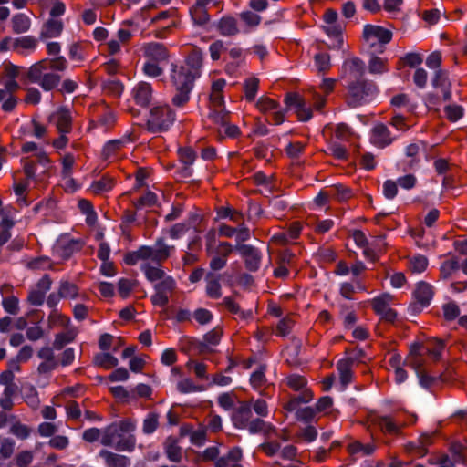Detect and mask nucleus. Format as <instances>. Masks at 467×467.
I'll return each mask as SVG.
<instances>
[{
    "label": "nucleus",
    "instance_id": "obj_39",
    "mask_svg": "<svg viewBox=\"0 0 467 467\" xmlns=\"http://www.w3.org/2000/svg\"><path fill=\"white\" fill-rule=\"evenodd\" d=\"M365 286L361 284L359 280H355L354 283H343L340 286V294L345 297L349 299L351 295L358 291H364Z\"/></svg>",
    "mask_w": 467,
    "mask_h": 467
},
{
    "label": "nucleus",
    "instance_id": "obj_16",
    "mask_svg": "<svg viewBox=\"0 0 467 467\" xmlns=\"http://www.w3.org/2000/svg\"><path fill=\"white\" fill-rule=\"evenodd\" d=\"M51 121L55 123L61 133H67L71 126V114L68 109L60 108L51 116Z\"/></svg>",
    "mask_w": 467,
    "mask_h": 467
},
{
    "label": "nucleus",
    "instance_id": "obj_25",
    "mask_svg": "<svg viewBox=\"0 0 467 467\" xmlns=\"http://www.w3.org/2000/svg\"><path fill=\"white\" fill-rule=\"evenodd\" d=\"M124 147L122 140H111L108 142L102 150V158L105 161H113L119 158V152Z\"/></svg>",
    "mask_w": 467,
    "mask_h": 467
},
{
    "label": "nucleus",
    "instance_id": "obj_10",
    "mask_svg": "<svg viewBox=\"0 0 467 467\" xmlns=\"http://www.w3.org/2000/svg\"><path fill=\"white\" fill-rule=\"evenodd\" d=\"M256 108L263 113H272L273 123L281 124L285 119V114L278 104L272 99L261 97L256 102Z\"/></svg>",
    "mask_w": 467,
    "mask_h": 467
},
{
    "label": "nucleus",
    "instance_id": "obj_50",
    "mask_svg": "<svg viewBox=\"0 0 467 467\" xmlns=\"http://www.w3.org/2000/svg\"><path fill=\"white\" fill-rule=\"evenodd\" d=\"M24 399L26 402L33 409H36L39 406L40 400L37 395V391L32 386L25 388Z\"/></svg>",
    "mask_w": 467,
    "mask_h": 467
},
{
    "label": "nucleus",
    "instance_id": "obj_21",
    "mask_svg": "<svg viewBox=\"0 0 467 467\" xmlns=\"http://www.w3.org/2000/svg\"><path fill=\"white\" fill-rule=\"evenodd\" d=\"M59 295L60 297L65 299H86L87 296L84 293H80L78 287L68 281H61L59 285Z\"/></svg>",
    "mask_w": 467,
    "mask_h": 467
},
{
    "label": "nucleus",
    "instance_id": "obj_46",
    "mask_svg": "<svg viewBox=\"0 0 467 467\" xmlns=\"http://www.w3.org/2000/svg\"><path fill=\"white\" fill-rule=\"evenodd\" d=\"M259 87V80L256 78H250L244 83V93L247 100H254Z\"/></svg>",
    "mask_w": 467,
    "mask_h": 467
},
{
    "label": "nucleus",
    "instance_id": "obj_48",
    "mask_svg": "<svg viewBox=\"0 0 467 467\" xmlns=\"http://www.w3.org/2000/svg\"><path fill=\"white\" fill-rule=\"evenodd\" d=\"M378 425L383 431L389 433L398 432L400 424L395 422L390 417H381L378 420Z\"/></svg>",
    "mask_w": 467,
    "mask_h": 467
},
{
    "label": "nucleus",
    "instance_id": "obj_49",
    "mask_svg": "<svg viewBox=\"0 0 467 467\" xmlns=\"http://www.w3.org/2000/svg\"><path fill=\"white\" fill-rule=\"evenodd\" d=\"M302 405L303 404H300L297 409L289 411L295 412L298 420L310 421L315 417L317 412L316 408L314 409L312 407H302Z\"/></svg>",
    "mask_w": 467,
    "mask_h": 467
},
{
    "label": "nucleus",
    "instance_id": "obj_29",
    "mask_svg": "<svg viewBox=\"0 0 467 467\" xmlns=\"http://www.w3.org/2000/svg\"><path fill=\"white\" fill-rule=\"evenodd\" d=\"M12 26L16 34L26 33L31 26V20L24 14H17L12 18Z\"/></svg>",
    "mask_w": 467,
    "mask_h": 467
},
{
    "label": "nucleus",
    "instance_id": "obj_63",
    "mask_svg": "<svg viewBox=\"0 0 467 467\" xmlns=\"http://www.w3.org/2000/svg\"><path fill=\"white\" fill-rule=\"evenodd\" d=\"M221 330L213 329L208 332L203 337V344L205 348L216 346L221 339Z\"/></svg>",
    "mask_w": 467,
    "mask_h": 467
},
{
    "label": "nucleus",
    "instance_id": "obj_24",
    "mask_svg": "<svg viewBox=\"0 0 467 467\" xmlns=\"http://www.w3.org/2000/svg\"><path fill=\"white\" fill-rule=\"evenodd\" d=\"M114 185L115 182L113 178L109 176H103L91 183L89 191L94 194H103L111 191Z\"/></svg>",
    "mask_w": 467,
    "mask_h": 467
},
{
    "label": "nucleus",
    "instance_id": "obj_42",
    "mask_svg": "<svg viewBox=\"0 0 467 467\" xmlns=\"http://www.w3.org/2000/svg\"><path fill=\"white\" fill-rule=\"evenodd\" d=\"M444 113L450 121L454 122L459 120L463 116L464 110L463 108L460 105L450 104L444 108Z\"/></svg>",
    "mask_w": 467,
    "mask_h": 467
},
{
    "label": "nucleus",
    "instance_id": "obj_54",
    "mask_svg": "<svg viewBox=\"0 0 467 467\" xmlns=\"http://www.w3.org/2000/svg\"><path fill=\"white\" fill-rule=\"evenodd\" d=\"M27 267L33 270H46L51 267V261L48 257L41 256L30 260Z\"/></svg>",
    "mask_w": 467,
    "mask_h": 467
},
{
    "label": "nucleus",
    "instance_id": "obj_33",
    "mask_svg": "<svg viewBox=\"0 0 467 467\" xmlns=\"http://www.w3.org/2000/svg\"><path fill=\"white\" fill-rule=\"evenodd\" d=\"M218 29L223 36H233L238 32L236 21L233 17H223L218 24Z\"/></svg>",
    "mask_w": 467,
    "mask_h": 467
},
{
    "label": "nucleus",
    "instance_id": "obj_36",
    "mask_svg": "<svg viewBox=\"0 0 467 467\" xmlns=\"http://www.w3.org/2000/svg\"><path fill=\"white\" fill-rule=\"evenodd\" d=\"M176 388L181 393H192L202 391L203 388L200 385H196L191 379L184 378L177 382Z\"/></svg>",
    "mask_w": 467,
    "mask_h": 467
},
{
    "label": "nucleus",
    "instance_id": "obj_53",
    "mask_svg": "<svg viewBox=\"0 0 467 467\" xmlns=\"http://www.w3.org/2000/svg\"><path fill=\"white\" fill-rule=\"evenodd\" d=\"M301 229H302L301 224L297 222H295L291 224L287 234H280L278 235H275V238L278 239L280 241H283V242L296 239L299 235Z\"/></svg>",
    "mask_w": 467,
    "mask_h": 467
},
{
    "label": "nucleus",
    "instance_id": "obj_31",
    "mask_svg": "<svg viewBox=\"0 0 467 467\" xmlns=\"http://www.w3.org/2000/svg\"><path fill=\"white\" fill-rule=\"evenodd\" d=\"M250 405H244L234 415V422L236 427L245 429L247 422L250 420Z\"/></svg>",
    "mask_w": 467,
    "mask_h": 467
},
{
    "label": "nucleus",
    "instance_id": "obj_4",
    "mask_svg": "<svg viewBox=\"0 0 467 467\" xmlns=\"http://www.w3.org/2000/svg\"><path fill=\"white\" fill-rule=\"evenodd\" d=\"M286 385L293 390L298 392L285 404L286 410H295L300 404H306L313 399V393L307 388L306 379L300 375L292 374L285 379Z\"/></svg>",
    "mask_w": 467,
    "mask_h": 467
},
{
    "label": "nucleus",
    "instance_id": "obj_59",
    "mask_svg": "<svg viewBox=\"0 0 467 467\" xmlns=\"http://www.w3.org/2000/svg\"><path fill=\"white\" fill-rule=\"evenodd\" d=\"M382 192L387 199H394L398 193V183L392 180L385 181L382 186Z\"/></svg>",
    "mask_w": 467,
    "mask_h": 467
},
{
    "label": "nucleus",
    "instance_id": "obj_55",
    "mask_svg": "<svg viewBox=\"0 0 467 467\" xmlns=\"http://www.w3.org/2000/svg\"><path fill=\"white\" fill-rule=\"evenodd\" d=\"M160 62L147 60L143 66V72L145 75L156 78L162 74L163 69L159 65Z\"/></svg>",
    "mask_w": 467,
    "mask_h": 467
},
{
    "label": "nucleus",
    "instance_id": "obj_51",
    "mask_svg": "<svg viewBox=\"0 0 467 467\" xmlns=\"http://www.w3.org/2000/svg\"><path fill=\"white\" fill-rule=\"evenodd\" d=\"M175 288V281L171 276H164L155 285V290L159 292H162L165 295H170L173 289Z\"/></svg>",
    "mask_w": 467,
    "mask_h": 467
},
{
    "label": "nucleus",
    "instance_id": "obj_7",
    "mask_svg": "<svg viewBox=\"0 0 467 467\" xmlns=\"http://www.w3.org/2000/svg\"><path fill=\"white\" fill-rule=\"evenodd\" d=\"M175 115L168 106H156L150 111L148 127L153 132L167 130L174 122Z\"/></svg>",
    "mask_w": 467,
    "mask_h": 467
},
{
    "label": "nucleus",
    "instance_id": "obj_35",
    "mask_svg": "<svg viewBox=\"0 0 467 467\" xmlns=\"http://www.w3.org/2000/svg\"><path fill=\"white\" fill-rule=\"evenodd\" d=\"M148 246H142L137 251L127 254L124 261L130 265H136L139 261H148Z\"/></svg>",
    "mask_w": 467,
    "mask_h": 467
},
{
    "label": "nucleus",
    "instance_id": "obj_57",
    "mask_svg": "<svg viewBox=\"0 0 467 467\" xmlns=\"http://www.w3.org/2000/svg\"><path fill=\"white\" fill-rule=\"evenodd\" d=\"M77 335V332L73 328H67V330L64 333L58 334L55 339V345L58 348H61L63 345L69 343L72 341Z\"/></svg>",
    "mask_w": 467,
    "mask_h": 467
},
{
    "label": "nucleus",
    "instance_id": "obj_44",
    "mask_svg": "<svg viewBox=\"0 0 467 467\" xmlns=\"http://www.w3.org/2000/svg\"><path fill=\"white\" fill-rule=\"evenodd\" d=\"M428 266V260L423 255H414L410 259V269L414 273H422Z\"/></svg>",
    "mask_w": 467,
    "mask_h": 467
},
{
    "label": "nucleus",
    "instance_id": "obj_18",
    "mask_svg": "<svg viewBox=\"0 0 467 467\" xmlns=\"http://www.w3.org/2000/svg\"><path fill=\"white\" fill-rule=\"evenodd\" d=\"M99 456L104 460L107 467H129L130 465V461L127 456L107 450H101Z\"/></svg>",
    "mask_w": 467,
    "mask_h": 467
},
{
    "label": "nucleus",
    "instance_id": "obj_27",
    "mask_svg": "<svg viewBox=\"0 0 467 467\" xmlns=\"http://www.w3.org/2000/svg\"><path fill=\"white\" fill-rule=\"evenodd\" d=\"M352 237L357 245L364 248V256L368 259L373 260L376 256V252L373 248L368 246V242L365 234L362 231L357 230L354 231Z\"/></svg>",
    "mask_w": 467,
    "mask_h": 467
},
{
    "label": "nucleus",
    "instance_id": "obj_45",
    "mask_svg": "<svg viewBox=\"0 0 467 467\" xmlns=\"http://www.w3.org/2000/svg\"><path fill=\"white\" fill-rule=\"evenodd\" d=\"M375 448L371 444H362L359 441H354L348 445V451L351 454L368 455L374 451Z\"/></svg>",
    "mask_w": 467,
    "mask_h": 467
},
{
    "label": "nucleus",
    "instance_id": "obj_9",
    "mask_svg": "<svg viewBox=\"0 0 467 467\" xmlns=\"http://www.w3.org/2000/svg\"><path fill=\"white\" fill-rule=\"evenodd\" d=\"M285 104L300 121H307L312 118V110L306 100L298 94H288L285 97Z\"/></svg>",
    "mask_w": 467,
    "mask_h": 467
},
{
    "label": "nucleus",
    "instance_id": "obj_30",
    "mask_svg": "<svg viewBox=\"0 0 467 467\" xmlns=\"http://www.w3.org/2000/svg\"><path fill=\"white\" fill-rule=\"evenodd\" d=\"M165 451L168 459L174 462H179L182 459V448L173 439H168L165 442Z\"/></svg>",
    "mask_w": 467,
    "mask_h": 467
},
{
    "label": "nucleus",
    "instance_id": "obj_8",
    "mask_svg": "<svg viewBox=\"0 0 467 467\" xmlns=\"http://www.w3.org/2000/svg\"><path fill=\"white\" fill-rule=\"evenodd\" d=\"M365 41L370 47L384 46L392 38V32L381 26L366 25L363 29Z\"/></svg>",
    "mask_w": 467,
    "mask_h": 467
},
{
    "label": "nucleus",
    "instance_id": "obj_14",
    "mask_svg": "<svg viewBox=\"0 0 467 467\" xmlns=\"http://www.w3.org/2000/svg\"><path fill=\"white\" fill-rule=\"evenodd\" d=\"M148 261L159 263L161 261L166 260L170 256L173 247L160 240L156 242L154 246H148Z\"/></svg>",
    "mask_w": 467,
    "mask_h": 467
},
{
    "label": "nucleus",
    "instance_id": "obj_41",
    "mask_svg": "<svg viewBox=\"0 0 467 467\" xmlns=\"http://www.w3.org/2000/svg\"><path fill=\"white\" fill-rule=\"evenodd\" d=\"M245 428L248 429L251 433L264 432L268 434L273 431V428L262 420H249Z\"/></svg>",
    "mask_w": 467,
    "mask_h": 467
},
{
    "label": "nucleus",
    "instance_id": "obj_20",
    "mask_svg": "<svg viewBox=\"0 0 467 467\" xmlns=\"http://www.w3.org/2000/svg\"><path fill=\"white\" fill-rule=\"evenodd\" d=\"M144 54L148 60L162 62L168 57L166 48L159 43H150L144 46Z\"/></svg>",
    "mask_w": 467,
    "mask_h": 467
},
{
    "label": "nucleus",
    "instance_id": "obj_60",
    "mask_svg": "<svg viewBox=\"0 0 467 467\" xmlns=\"http://www.w3.org/2000/svg\"><path fill=\"white\" fill-rule=\"evenodd\" d=\"M315 66L318 71H326L327 70L330 64V57L326 53H319L315 56Z\"/></svg>",
    "mask_w": 467,
    "mask_h": 467
},
{
    "label": "nucleus",
    "instance_id": "obj_56",
    "mask_svg": "<svg viewBox=\"0 0 467 467\" xmlns=\"http://www.w3.org/2000/svg\"><path fill=\"white\" fill-rule=\"evenodd\" d=\"M443 349V343L440 340H433L426 347V352L434 359H439Z\"/></svg>",
    "mask_w": 467,
    "mask_h": 467
},
{
    "label": "nucleus",
    "instance_id": "obj_6",
    "mask_svg": "<svg viewBox=\"0 0 467 467\" xmlns=\"http://www.w3.org/2000/svg\"><path fill=\"white\" fill-rule=\"evenodd\" d=\"M348 91V101L352 107H358L370 102L378 93L373 83L361 80L349 83Z\"/></svg>",
    "mask_w": 467,
    "mask_h": 467
},
{
    "label": "nucleus",
    "instance_id": "obj_52",
    "mask_svg": "<svg viewBox=\"0 0 467 467\" xmlns=\"http://www.w3.org/2000/svg\"><path fill=\"white\" fill-rule=\"evenodd\" d=\"M142 270L150 281L161 280L165 276L164 272L158 265L150 266L145 264L142 266Z\"/></svg>",
    "mask_w": 467,
    "mask_h": 467
},
{
    "label": "nucleus",
    "instance_id": "obj_62",
    "mask_svg": "<svg viewBox=\"0 0 467 467\" xmlns=\"http://www.w3.org/2000/svg\"><path fill=\"white\" fill-rule=\"evenodd\" d=\"M178 154L182 162L185 165H192L196 158V154L190 148H181L178 150Z\"/></svg>",
    "mask_w": 467,
    "mask_h": 467
},
{
    "label": "nucleus",
    "instance_id": "obj_47",
    "mask_svg": "<svg viewBox=\"0 0 467 467\" xmlns=\"http://www.w3.org/2000/svg\"><path fill=\"white\" fill-rule=\"evenodd\" d=\"M2 306L5 311L11 315H16L19 311V300L15 296L4 297L2 300Z\"/></svg>",
    "mask_w": 467,
    "mask_h": 467
},
{
    "label": "nucleus",
    "instance_id": "obj_19",
    "mask_svg": "<svg viewBox=\"0 0 467 467\" xmlns=\"http://www.w3.org/2000/svg\"><path fill=\"white\" fill-rule=\"evenodd\" d=\"M133 97L136 102L143 107L149 105L152 98V88L147 82H140L133 88Z\"/></svg>",
    "mask_w": 467,
    "mask_h": 467
},
{
    "label": "nucleus",
    "instance_id": "obj_1",
    "mask_svg": "<svg viewBox=\"0 0 467 467\" xmlns=\"http://www.w3.org/2000/svg\"><path fill=\"white\" fill-rule=\"evenodd\" d=\"M134 430L135 423L130 420L114 422L103 429L101 444L119 451H132L136 445Z\"/></svg>",
    "mask_w": 467,
    "mask_h": 467
},
{
    "label": "nucleus",
    "instance_id": "obj_17",
    "mask_svg": "<svg viewBox=\"0 0 467 467\" xmlns=\"http://www.w3.org/2000/svg\"><path fill=\"white\" fill-rule=\"evenodd\" d=\"M242 450L238 447L229 451L227 455L220 457L215 462L214 467H242L240 462L242 460Z\"/></svg>",
    "mask_w": 467,
    "mask_h": 467
},
{
    "label": "nucleus",
    "instance_id": "obj_11",
    "mask_svg": "<svg viewBox=\"0 0 467 467\" xmlns=\"http://www.w3.org/2000/svg\"><path fill=\"white\" fill-rule=\"evenodd\" d=\"M391 299L389 295H383L374 298L372 301L375 312L389 322L394 321L397 316L396 312L389 306Z\"/></svg>",
    "mask_w": 467,
    "mask_h": 467
},
{
    "label": "nucleus",
    "instance_id": "obj_26",
    "mask_svg": "<svg viewBox=\"0 0 467 467\" xmlns=\"http://www.w3.org/2000/svg\"><path fill=\"white\" fill-rule=\"evenodd\" d=\"M37 40L32 36H24L15 38L14 50L23 53L24 51L32 52L36 48Z\"/></svg>",
    "mask_w": 467,
    "mask_h": 467
},
{
    "label": "nucleus",
    "instance_id": "obj_28",
    "mask_svg": "<svg viewBox=\"0 0 467 467\" xmlns=\"http://www.w3.org/2000/svg\"><path fill=\"white\" fill-rule=\"evenodd\" d=\"M352 363L350 358H344L337 362V370L339 372L340 381L346 387L352 379Z\"/></svg>",
    "mask_w": 467,
    "mask_h": 467
},
{
    "label": "nucleus",
    "instance_id": "obj_2",
    "mask_svg": "<svg viewBox=\"0 0 467 467\" xmlns=\"http://www.w3.org/2000/svg\"><path fill=\"white\" fill-rule=\"evenodd\" d=\"M202 66V55L200 51H193L184 64L175 66L172 69V81L176 89H190L193 87L194 80L201 75Z\"/></svg>",
    "mask_w": 467,
    "mask_h": 467
},
{
    "label": "nucleus",
    "instance_id": "obj_32",
    "mask_svg": "<svg viewBox=\"0 0 467 467\" xmlns=\"http://www.w3.org/2000/svg\"><path fill=\"white\" fill-rule=\"evenodd\" d=\"M206 291L210 297L218 298L221 296V285L219 278L214 274L209 273L206 275Z\"/></svg>",
    "mask_w": 467,
    "mask_h": 467
},
{
    "label": "nucleus",
    "instance_id": "obj_64",
    "mask_svg": "<svg viewBox=\"0 0 467 467\" xmlns=\"http://www.w3.org/2000/svg\"><path fill=\"white\" fill-rule=\"evenodd\" d=\"M251 385L254 389H257L261 388L265 382V369L260 368L254 371L250 378Z\"/></svg>",
    "mask_w": 467,
    "mask_h": 467
},
{
    "label": "nucleus",
    "instance_id": "obj_15",
    "mask_svg": "<svg viewBox=\"0 0 467 467\" xmlns=\"http://www.w3.org/2000/svg\"><path fill=\"white\" fill-rule=\"evenodd\" d=\"M421 355V346L419 344H415L411 346L410 352L409 357L406 359V364L410 367H411L415 372L417 373L418 377L420 378V381L421 385H427L428 380H425L422 371L420 369L421 368V360L419 358V356Z\"/></svg>",
    "mask_w": 467,
    "mask_h": 467
},
{
    "label": "nucleus",
    "instance_id": "obj_23",
    "mask_svg": "<svg viewBox=\"0 0 467 467\" xmlns=\"http://www.w3.org/2000/svg\"><path fill=\"white\" fill-rule=\"evenodd\" d=\"M64 28L63 22L58 19H49L41 31V36L44 38L57 37Z\"/></svg>",
    "mask_w": 467,
    "mask_h": 467
},
{
    "label": "nucleus",
    "instance_id": "obj_5",
    "mask_svg": "<svg viewBox=\"0 0 467 467\" xmlns=\"http://www.w3.org/2000/svg\"><path fill=\"white\" fill-rule=\"evenodd\" d=\"M48 59H43L34 64L28 72V77L31 81L38 84L45 90H51L60 81V77L51 72L47 67Z\"/></svg>",
    "mask_w": 467,
    "mask_h": 467
},
{
    "label": "nucleus",
    "instance_id": "obj_12",
    "mask_svg": "<svg viewBox=\"0 0 467 467\" xmlns=\"http://www.w3.org/2000/svg\"><path fill=\"white\" fill-rule=\"evenodd\" d=\"M364 64L358 58H351L344 62L342 67V78L348 81L358 79L364 73Z\"/></svg>",
    "mask_w": 467,
    "mask_h": 467
},
{
    "label": "nucleus",
    "instance_id": "obj_22",
    "mask_svg": "<svg viewBox=\"0 0 467 467\" xmlns=\"http://www.w3.org/2000/svg\"><path fill=\"white\" fill-rule=\"evenodd\" d=\"M371 141L380 148L390 144L392 140L387 127L382 124L376 125L372 130Z\"/></svg>",
    "mask_w": 467,
    "mask_h": 467
},
{
    "label": "nucleus",
    "instance_id": "obj_43",
    "mask_svg": "<svg viewBox=\"0 0 467 467\" xmlns=\"http://www.w3.org/2000/svg\"><path fill=\"white\" fill-rule=\"evenodd\" d=\"M159 425V416L156 413H149L143 420L142 431L145 434L153 433Z\"/></svg>",
    "mask_w": 467,
    "mask_h": 467
},
{
    "label": "nucleus",
    "instance_id": "obj_38",
    "mask_svg": "<svg viewBox=\"0 0 467 467\" xmlns=\"http://www.w3.org/2000/svg\"><path fill=\"white\" fill-rule=\"evenodd\" d=\"M407 157L412 158V161H417L425 154V145L422 142H415L408 145L405 150Z\"/></svg>",
    "mask_w": 467,
    "mask_h": 467
},
{
    "label": "nucleus",
    "instance_id": "obj_61",
    "mask_svg": "<svg viewBox=\"0 0 467 467\" xmlns=\"http://www.w3.org/2000/svg\"><path fill=\"white\" fill-rule=\"evenodd\" d=\"M369 71L373 74L386 71V60L378 57H372L368 64Z\"/></svg>",
    "mask_w": 467,
    "mask_h": 467
},
{
    "label": "nucleus",
    "instance_id": "obj_58",
    "mask_svg": "<svg viewBox=\"0 0 467 467\" xmlns=\"http://www.w3.org/2000/svg\"><path fill=\"white\" fill-rule=\"evenodd\" d=\"M229 56L234 60H236V64L229 63L226 66V72L232 75L234 74L236 67L240 64L242 60V50L238 47H234L229 51Z\"/></svg>",
    "mask_w": 467,
    "mask_h": 467
},
{
    "label": "nucleus",
    "instance_id": "obj_34",
    "mask_svg": "<svg viewBox=\"0 0 467 467\" xmlns=\"http://www.w3.org/2000/svg\"><path fill=\"white\" fill-rule=\"evenodd\" d=\"M96 365L109 369L118 366V358L108 352H103L96 355L95 357Z\"/></svg>",
    "mask_w": 467,
    "mask_h": 467
},
{
    "label": "nucleus",
    "instance_id": "obj_40",
    "mask_svg": "<svg viewBox=\"0 0 467 467\" xmlns=\"http://www.w3.org/2000/svg\"><path fill=\"white\" fill-rule=\"evenodd\" d=\"M239 250L243 254L246 255V257H247L246 262H247L248 267L252 270L256 269L259 265V256H258L257 253L254 250H253L251 247L246 246V245L240 246Z\"/></svg>",
    "mask_w": 467,
    "mask_h": 467
},
{
    "label": "nucleus",
    "instance_id": "obj_13",
    "mask_svg": "<svg viewBox=\"0 0 467 467\" xmlns=\"http://www.w3.org/2000/svg\"><path fill=\"white\" fill-rule=\"evenodd\" d=\"M432 286L425 282H419L413 292V297L417 304L421 307H425L430 305L433 297Z\"/></svg>",
    "mask_w": 467,
    "mask_h": 467
},
{
    "label": "nucleus",
    "instance_id": "obj_3",
    "mask_svg": "<svg viewBox=\"0 0 467 467\" xmlns=\"http://www.w3.org/2000/svg\"><path fill=\"white\" fill-rule=\"evenodd\" d=\"M205 250L212 257L211 269L217 271L225 266L227 256L232 253L233 247L229 243L218 241L216 231L211 229L205 235Z\"/></svg>",
    "mask_w": 467,
    "mask_h": 467
},
{
    "label": "nucleus",
    "instance_id": "obj_37",
    "mask_svg": "<svg viewBox=\"0 0 467 467\" xmlns=\"http://www.w3.org/2000/svg\"><path fill=\"white\" fill-rule=\"evenodd\" d=\"M69 323V318L57 310H54L48 317V324L50 327L67 328Z\"/></svg>",
    "mask_w": 467,
    "mask_h": 467
}]
</instances>
